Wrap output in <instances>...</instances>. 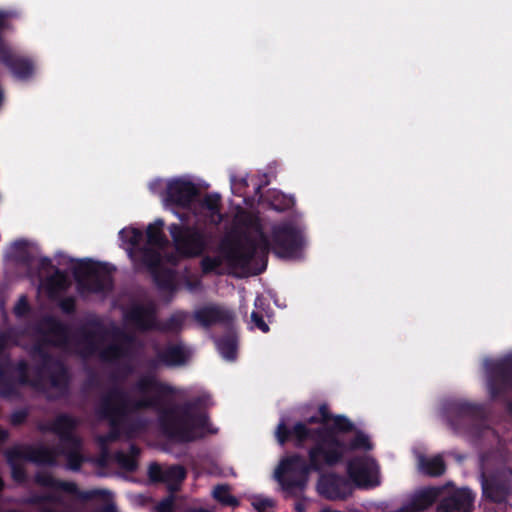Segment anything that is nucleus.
Returning <instances> with one entry per match:
<instances>
[{"instance_id":"obj_1","label":"nucleus","mask_w":512,"mask_h":512,"mask_svg":"<svg viewBox=\"0 0 512 512\" xmlns=\"http://www.w3.org/2000/svg\"><path fill=\"white\" fill-rule=\"evenodd\" d=\"M335 429L332 431H312L306 423H297L290 436L298 443L308 440L317 441V447L310 451V464H306L299 456L283 458L274 472L275 479L279 482L284 492L289 496L302 492L307 485L311 470L321 469L323 464L332 465L338 462L347 450H369L372 444L369 438L358 433L350 441L349 446L344 444L346 439L340 432L350 430L351 422L342 416L333 419Z\"/></svg>"},{"instance_id":"obj_2","label":"nucleus","mask_w":512,"mask_h":512,"mask_svg":"<svg viewBox=\"0 0 512 512\" xmlns=\"http://www.w3.org/2000/svg\"><path fill=\"white\" fill-rule=\"evenodd\" d=\"M248 234L255 250L266 251L269 247L282 258H297L304 245L302 227L296 222L281 223L273 226L268 238L257 218L252 219L248 226Z\"/></svg>"},{"instance_id":"obj_3","label":"nucleus","mask_w":512,"mask_h":512,"mask_svg":"<svg viewBox=\"0 0 512 512\" xmlns=\"http://www.w3.org/2000/svg\"><path fill=\"white\" fill-rule=\"evenodd\" d=\"M150 190L162 199L166 207L173 204L186 206L197 193L195 184L185 177L171 180H155L150 183Z\"/></svg>"},{"instance_id":"obj_4","label":"nucleus","mask_w":512,"mask_h":512,"mask_svg":"<svg viewBox=\"0 0 512 512\" xmlns=\"http://www.w3.org/2000/svg\"><path fill=\"white\" fill-rule=\"evenodd\" d=\"M347 471L350 479L358 487L369 488L380 484L379 467L370 456L351 460Z\"/></svg>"},{"instance_id":"obj_5","label":"nucleus","mask_w":512,"mask_h":512,"mask_svg":"<svg viewBox=\"0 0 512 512\" xmlns=\"http://www.w3.org/2000/svg\"><path fill=\"white\" fill-rule=\"evenodd\" d=\"M177 251L183 256H196L201 253L204 247L202 237L190 230L182 231L173 225L170 228Z\"/></svg>"},{"instance_id":"obj_6","label":"nucleus","mask_w":512,"mask_h":512,"mask_svg":"<svg viewBox=\"0 0 512 512\" xmlns=\"http://www.w3.org/2000/svg\"><path fill=\"white\" fill-rule=\"evenodd\" d=\"M317 491L330 500L344 499L352 493V485L341 477L323 475L317 484Z\"/></svg>"},{"instance_id":"obj_7","label":"nucleus","mask_w":512,"mask_h":512,"mask_svg":"<svg viewBox=\"0 0 512 512\" xmlns=\"http://www.w3.org/2000/svg\"><path fill=\"white\" fill-rule=\"evenodd\" d=\"M474 497L467 488L453 491L443 498L437 512H470Z\"/></svg>"},{"instance_id":"obj_8","label":"nucleus","mask_w":512,"mask_h":512,"mask_svg":"<svg viewBox=\"0 0 512 512\" xmlns=\"http://www.w3.org/2000/svg\"><path fill=\"white\" fill-rule=\"evenodd\" d=\"M215 430L210 428L205 416L192 419L184 430L177 432L174 437L179 441H192L201 438L208 433H214Z\"/></svg>"},{"instance_id":"obj_9","label":"nucleus","mask_w":512,"mask_h":512,"mask_svg":"<svg viewBox=\"0 0 512 512\" xmlns=\"http://www.w3.org/2000/svg\"><path fill=\"white\" fill-rule=\"evenodd\" d=\"M149 475L151 479L165 481L171 489H176L177 485L184 479L185 471L181 466H173L163 470L160 466L153 464L149 467Z\"/></svg>"},{"instance_id":"obj_10","label":"nucleus","mask_w":512,"mask_h":512,"mask_svg":"<svg viewBox=\"0 0 512 512\" xmlns=\"http://www.w3.org/2000/svg\"><path fill=\"white\" fill-rule=\"evenodd\" d=\"M436 489L428 488L416 493L411 500V503L403 507L402 512H420L435 501L437 497Z\"/></svg>"},{"instance_id":"obj_11","label":"nucleus","mask_w":512,"mask_h":512,"mask_svg":"<svg viewBox=\"0 0 512 512\" xmlns=\"http://www.w3.org/2000/svg\"><path fill=\"white\" fill-rule=\"evenodd\" d=\"M231 313L218 307H205L195 313L196 320L204 325H210L218 321H226L231 319Z\"/></svg>"},{"instance_id":"obj_12","label":"nucleus","mask_w":512,"mask_h":512,"mask_svg":"<svg viewBox=\"0 0 512 512\" xmlns=\"http://www.w3.org/2000/svg\"><path fill=\"white\" fill-rule=\"evenodd\" d=\"M419 470L430 476H437L444 472L445 466L441 456L425 457L417 455Z\"/></svg>"},{"instance_id":"obj_13","label":"nucleus","mask_w":512,"mask_h":512,"mask_svg":"<svg viewBox=\"0 0 512 512\" xmlns=\"http://www.w3.org/2000/svg\"><path fill=\"white\" fill-rule=\"evenodd\" d=\"M201 215L210 223H218L221 220L219 213V198L216 196H207L201 203Z\"/></svg>"},{"instance_id":"obj_14","label":"nucleus","mask_w":512,"mask_h":512,"mask_svg":"<svg viewBox=\"0 0 512 512\" xmlns=\"http://www.w3.org/2000/svg\"><path fill=\"white\" fill-rule=\"evenodd\" d=\"M106 267L97 266L90 269L88 274L89 281L99 282L94 285L91 290L93 292H100L102 290L108 289L111 286V278L108 273H106Z\"/></svg>"},{"instance_id":"obj_15","label":"nucleus","mask_w":512,"mask_h":512,"mask_svg":"<svg viewBox=\"0 0 512 512\" xmlns=\"http://www.w3.org/2000/svg\"><path fill=\"white\" fill-rule=\"evenodd\" d=\"M212 496L225 506L237 507L240 504V501L231 494V488L225 484L215 486L212 490Z\"/></svg>"},{"instance_id":"obj_16","label":"nucleus","mask_w":512,"mask_h":512,"mask_svg":"<svg viewBox=\"0 0 512 512\" xmlns=\"http://www.w3.org/2000/svg\"><path fill=\"white\" fill-rule=\"evenodd\" d=\"M508 490V487L500 484L497 480H486L483 483L484 494L493 501H502Z\"/></svg>"},{"instance_id":"obj_17","label":"nucleus","mask_w":512,"mask_h":512,"mask_svg":"<svg viewBox=\"0 0 512 512\" xmlns=\"http://www.w3.org/2000/svg\"><path fill=\"white\" fill-rule=\"evenodd\" d=\"M122 241L127 244L126 250L130 257H133V248L136 247L142 239V232L134 227L124 228L120 231Z\"/></svg>"},{"instance_id":"obj_18","label":"nucleus","mask_w":512,"mask_h":512,"mask_svg":"<svg viewBox=\"0 0 512 512\" xmlns=\"http://www.w3.org/2000/svg\"><path fill=\"white\" fill-rule=\"evenodd\" d=\"M163 221L162 220H156L154 223L150 224L147 228V237L148 242L150 245L157 246L159 248H162L163 244Z\"/></svg>"},{"instance_id":"obj_19","label":"nucleus","mask_w":512,"mask_h":512,"mask_svg":"<svg viewBox=\"0 0 512 512\" xmlns=\"http://www.w3.org/2000/svg\"><path fill=\"white\" fill-rule=\"evenodd\" d=\"M66 285V276L63 273L56 272L51 279L41 285V289H46L52 294L58 290L64 289Z\"/></svg>"},{"instance_id":"obj_20","label":"nucleus","mask_w":512,"mask_h":512,"mask_svg":"<svg viewBox=\"0 0 512 512\" xmlns=\"http://www.w3.org/2000/svg\"><path fill=\"white\" fill-rule=\"evenodd\" d=\"M217 347L223 358L233 360L236 357V342L234 338L222 339L217 342Z\"/></svg>"},{"instance_id":"obj_21","label":"nucleus","mask_w":512,"mask_h":512,"mask_svg":"<svg viewBox=\"0 0 512 512\" xmlns=\"http://www.w3.org/2000/svg\"><path fill=\"white\" fill-rule=\"evenodd\" d=\"M131 318L140 328L143 329L151 327L153 322L152 312L144 309H136Z\"/></svg>"},{"instance_id":"obj_22","label":"nucleus","mask_w":512,"mask_h":512,"mask_svg":"<svg viewBox=\"0 0 512 512\" xmlns=\"http://www.w3.org/2000/svg\"><path fill=\"white\" fill-rule=\"evenodd\" d=\"M165 361L169 365H180L186 361V355L181 348H171L166 353Z\"/></svg>"},{"instance_id":"obj_23","label":"nucleus","mask_w":512,"mask_h":512,"mask_svg":"<svg viewBox=\"0 0 512 512\" xmlns=\"http://www.w3.org/2000/svg\"><path fill=\"white\" fill-rule=\"evenodd\" d=\"M251 504L259 512L267 511L268 509L274 506V502L272 499L268 497H264L261 495L253 496L251 498Z\"/></svg>"},{"instance_id":"obj_24","label":"nucleus","mask_w":512,"mask_h":512,"mask_svg":"<svg viewBox=\"0 0 512 512\" xmlns=\"http://www.w3.org/2000/svg\"><path fill=\"white\" fill-rule=\"evenodd\" d=\"M15 75L20 79L27 78L30 74L33 72V66L30 62L26 60H20L18 61L14 68Z\"/></svg>"},{"instance_id":"obj_25","label":"nucleus","mask_w":512,"mask_h":512,"mask_svg":"<svg viewBox=\"0 0 512 512\" xmlns=\"http://www.w3.org/2000/svg\"><path fill=\"white\" fill-rule=\"evenodd\" d=\"M162 389V385L155 380H150L141 387L142 392L148 396H156L162 391Z\"/></svg>"},{"instance_id":"obj_26","label":"nucleus","mask_w":512,"mask_h":512,"mask_svg":"<svg viewBox=\"0 0 512 512\" xmlns=\"http://www.w3.org/2000/svg\"><path fill=\"white\" fill-rule=\"evenodd\" d=\"M251 320L254 323V325L259 328L262 332H268L269 327L268 325L263 321L262 317L258 314V312H252L251 314Z\"/></svg>"},{"instance_id":"obj_27","label":"nucleus","mask_w":512,"mask_h":512,"mask_svg":"<svg viewBox=\"0 0 512 512\" xmlns=\"http://www.w3.org/2000/svg\"><path fill=\"white\" fill-rule=\"evenodd\" d=\"M173 510V498L168 497L161 503H159L156 508L155 512H172Z\"/></svg>"},{"instance_id":"obj_28","label":"nucleus","mask_w":512,"mask_h":512,"mask_svg":"<svg viewBox=\"0 0 512 512\" xmlns=\"http://www.w3.org/2000/svg\"><path fill=\"white\" fill-rule=\"evenodd\" d=\"M276 437L280 444H283L288 437V432L286 430L285 423L283 421H281L277 427Z\"/></svg>"},{"instance_id":"obj_29","label":"nucleus","mask_w":512,"mask_h":512,"mask_svg":"<svg viewBox=\"0 0 512 512\" xmlns=\"http://www.w3.org/2000/svg\"><path fill=\"white\" fill-rule=\"evenodd\" d=\"M220 265L219 259L205 258L202 261V266L205 271H211Z\"/></svg>"},{"instance_id":"obj_30","label":"nucleus","mask_w":512,"mask_h":512,"mask_svg":"<svg viewBox=\"0 0 512 512\" xmlns=\"http://www.w3.org/2000/svg\"><path fill=\"white\" fill-rule=\"evenodd\" d=\"M162 262V259L160 258L159 255H156V256H150V255H146L145 256V263L149 266L150 269H154L156 266L160 265Z\"/></svg>"},{"instance_id":"obj_31","label":"nucleus","mask_w":512,"mask_h":512,"mask_svg":"<svg viewBox=\"0 0 512 512\" xmlns=\"http://www.w3.org/2000/svg\"><path fill=\"white\" fill-rule=\"evenodd\" d=\"M320 414H321V416L319 418L310 417L308 419V423L312 424V423H316V422H326V421H328L329 418H328V415H327L324 407L320 408Z\"/></svg>"},{"instance_id":"obj_32","label":"nucleus","mask_w":512,"mask_h":512,"mask_svg":"<svg viewBox=\"0 0 512 512\" xmlns=\"http://www.w3.org/2000/svg\"><path fill=\"white\" fill-rule=\"evenodd\" d=\"M277 197H282L284 200H285V203L283 205L281 204H277L275 202H272V206L275 208V209H282L283 207H287L290 205L291 203V200L290 199H286L284 196L280 195V194H277Z\"/></svg>"},{"instance_id":"obj_33","label":"nucleus","mask_w":512,"mask_h":512,"mask_svg":"<svg viewBox=\"0 0 512 512\" xmlns=\"http://www.w3.org/2000/svg\"><path fill=\"white\" fill-rule=\"evenodd\" d=\"M8 20V14L0 12V29L6 26Z\"/></svg>"},{"instance_id":"obj_34","label":"nucleus","mask_w":512,"mask_h":512,"mask_svg":"<svg viewBox=\"0 0 512 512\" xmlns=\"http://www.w3.org/2000/svg\"><path fill=\"white\" fill-rule=\"evenodd\" d=\"M262 304H263V299L261 297H257L255 300V306L259 307Z\"/></svg>"},{"instance_id":"obj_35","label":"nucleus","mask_w":512,"mask_h":512,"mask_svg":"<svg viewBox=\"0 0 512 512\" xmlns=\"http://www.w3.org/2000/svg\"><path fill=\"white\" fill-rule=\"evenodd\" d=\"M320 512H338V511L331 510V509H328V508H324Z\"/></svg>"},{"instance_id":"obj_36","label":"nucleus","mask_w":512,"mask_h":512,"mask_svg":"<svg viewBox=\"0 0 512 512\" xmlns=\"http://www.w3.org/2000/svg\"><path fill=\"white\" fill-rule=\"evenodd\" d=\"M296 509H297L299 512H302V511H303V507H302V505H301V504H298V505L296 506Z\"/></svg>"},{"instance_id":"obj_37","label":"nucleus","mask_w":512,"mask_h":512,"mask_svg":"<svg viewBox=\"0 0 512 512\" xmlns=\"http://www.w3.org/2000/svg\"><path fill=\"white\" fill-rule=\"evenodd\" d=\"M149 404H152V402H144V403H141L140 405L145 406V405H149Z\"/></svg>"},{"instance_id":"obj_38","label":"nucleus","mask_w":512,"mask_h":512,"mask_svg":"<svg viewBox=\"0 0 512 512\" xmlns=\"http://www.w3.org/2000/svg\"><path fill=\"white\" fill-rule=\"evenodd\" d=\"M231 182H232V184H233V185H235V183H236V179H235L234 177H232V178H231Z\"/></svg>"},{"instance_id":"obj_39","label":"nucleus","mask_w":512,"mask_h":512,"mask_svg":"<svg viewBox=\"0 0 512 512\" xmlns=\"http://www.w3.org/2000/svg\"><path fill=\"white\" fill-rule=\"evenodd\" d=\"M196 512H209L207 510H199V511H196Z\"/></svg>"}]
</instances>
